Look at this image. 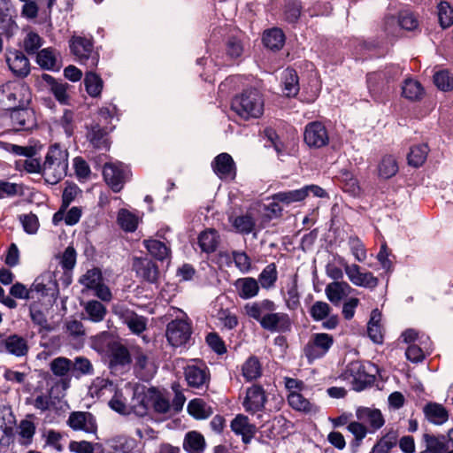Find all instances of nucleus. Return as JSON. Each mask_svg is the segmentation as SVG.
I'll use <instances>...</instances> for the list:
<instances>
[{
	"label": "nucleus",
	"instance_id": "nucleus-21",
	"mask_svg": "<svg viewBox=\"0 0 453 453\" xmlns=\"http://www.w3.org/2000/svg\"><path fill=\"white\" fill-rule=\"evenodd\" d=\"M422 443L425 449L420 453H453L445 435H434L425 433L422 435Z\"/></svg>",
	"mask_w": 453,
	"mask_h": 453
},
{
	"label": "nucleus",
	"instance_id": "nucleus-5",
	"mask_svg": "<svg viewBox=\"0 0 453 453\" xmlns=\"http://www.w3.org/2000/svg\"><path fill=\"white\" fill-rule=\"evenodd\" d=\"M70 49L78 61L88 69H94L99 62V54L94 50L93 43L89 39L74 36L70 40Z\"/></svg>",
	"mask_w": 453,
	"mask_h": 453
},
{
	"label": "nucleus",
	"instance_id": "nucleus-33",
	"mask_svg": "<svg viewBox=\"0 0 453 453\" xmlns=\"http://www.w3.org/2000/svg\"><path fill=\"white\" fill-rule=\"evenodd\" d=\"M206 441L203 435L196 431L188 432L184 437L183 449L188 453H203Z\"/></svg>",
	"mask_w": 453,
	"mask_h": 453
},
{
	"label": "nucleus",
	"instance_id": "nucleus-24",
	"mask_svg": "<svg viewBox=\"0 0 453 453\" xmlns=\"http://www.w3.org/2000/svg\"><path fill=\"white\" fill-rule=\"evenodd\" d=\"M6 61L11 71L17 76L25 77L30 72L29 60L21 51H10Z\"/></svg>",
	"mask_w": 453,
	"mask_h": 453
},
{
	"label": "nucleus",
	"instance_id": "nucleus-46",
	"mask_svg": "<svg viewBox=\"0 0 453 453\" xmlns=\"http://www.w3.org/2000/svg\"><path fill=\"white\" fill-rule=\"evenodd\" d=\"M424 94V88L421 84L412 79L404 81L402 87V95L408 100L418 101L420 100Z\"/></svg>",
	"mask_w": 453,
	"mask_h": 453
},
{
	"label": "nucleus",
	"instance_id": "nucleus-32",
	"mask_svg": "<svg viewBox=\"0 0 453 453\" xmlns=\"http://www.w3.org/2000/svg\"><path fill=\"white\" fill-rule=\"evenodd\" d=\"M11 120L15 129L27 130L34 125L33 114L26 107L11 109Z\"/></svg>",
	"mask_w": 453,
	"mask_h": 453
},
{
	"label": "nucleus",
	"instance_id": "nucleus-43",
	"mask_svg": "<svg viewBox=\"0 0 453 453\" xmlns=\"http://www.w3.org/2000/svg\"><path fill=\"white\" fill-rule=\"evenodd\" d=\"M263 42L266 48L278 50L284 45L285 35L281 29L273 28L265 32Z\"/></svg>",
	"mask_w": 453,
	"mask_h": 453
},
{
	"label": "nucleus",
	"instance_id": "nucleus-54",
	"mask_svg": "<svg viewBox=\"0 0 453 453\" xmlns=\"http://www.w3.org/2000/svg\"><path fill=\"white\" fill-rule=\"evenodd\" d=\"M117 221L119 226L126 232H134L138 226V218L126 209L119 210Z\"/></svg>",
	"mask_w": 453,
	"mask_h": 453
},
{
	"label": "nucleus",
	"instance_id": "nucleus-30",
	"mask_svg": "<svg viewBox=\"0 0 453 453\" xmlns=\"http://www.w3.org/2000/svg\"><path fill=\"white\" fill-rule=\"evenodd\" d=\"M231 428L236 434L242 436L244 443H249L253 437L256 427L249 422L248 417L239 414L231 422Z\"/></svg>",
	"mask_w": 453,
	"mask_h": 453
},
{
	"label": "nucleus",
	"instance_id": "nucleus-40",
	"mask_svg": "<svg viewBox=\"0 0 453 453\" xmlns=\"http://www.w3.org/2000/svg\"><path fill=\"white\" fill-rule=\"evenodd\" d=\"M188 412L196 419H204L212 414V409L203 399L196 398L188 403Z\"/></svg>",
	"mask_w": 453,
	"mask_h": 453
},
{
	"label": "nucleus",
	"instance_id": "nucleus-58",
	"mask_svg": "<svg viewBox=\"0 0 453 453\" xmlns=\"http://www.w3.org/2000/svg\"><path fill=\"white\" fill-rule=\"evenodd\" d=\"M339 178L344 192L354 196L359 194L360 188L358 182L350 172L347 170L342 171Z\"/></svg>",
	"mask_w": 453,
	"mask_h": 453
},
{
	"label": "nucleus",
	"instance_id": "nucleus-4",
	"mask_svg": "<svg viewBox=\"0 0 453 453\" xmlns=\"http://www.w3.org/2000/svg\"><path fill=\"white\" fill-rule=\"evenodd\" d=\"M58 296V286L55 273L45 272L39 275L30 287L31 299L42 300L48 298V302L56 300Z\"/></svg>",
	"mask_w": 453,
	"mask_h": 453
},
{
	"label": "nucleus",
	"instance_id": "nucleus-19",
	"mask_svg": "<svg viewBox=\"0 0 453 453\" xmlns=\"http://www.w3.org/2000/svg\"><path fill=\"white\" fill-rule=\"evenodd\" d=\"M0 351L7 352L15 357H24L28 352L27 342L18 334L6 336L0 334Z\"/></svg>",
	"mask_w": 453,
	"mask_h": 453
},
{
	"label": "nucleus",
	"instance_id": "nucleus-36",
	"mask_svg": "<svg viewBox=\"0 0 453 453\" xmlns=\"http://www.w3.org/2000/svg\"><path fill=\"white\" fill-rule=\"evenodd\" d=\"M134 361V369L146 377L150 372V363L146 353L136 346L132 347L131 361Z\"/></svg>",
	"mask_w": 453,
	"mask_h": 453
},
{
	"label": "nucleus",
	"instance_id": "nucleus-44",
	"mask_svg": "<svg viewBox=\"0 0 453 453\" xmlns=\"http://www.w3.org/2000/svg\"><path fill=\"white\" fill-rule=\"evenodd\" d=\"M35 425L30 419H22L18 426L19 442L23 446H29L35 434Z\"/></svg>",
	"mask_w": 453,
	"mask_h": 453
},
{
	"label": "nucleus",
	"instance_id": "nucleus-9",
	"mask_svg": "<svg viewBox=\"0 0 453 453\" xmlns=\"http://www.w3.org/2000/svg\"><path fill=\"white\" fill-rule=\"evenodd\" d=\"M131 355L132 347L128 349L119 342L110 343L107 351L109 367L115 372L128 370L131 365Z\"/></svg>",
	"mask_w": 453,
	"mask_h": 453
},
{
	"label": "nucleus",
	"instance_id": "nucleus-62",
	"mask_svg": "<svg viewBox=\"0 0 453 453\" xmlns=\"http://www.w3.org/2000/svg\"><path fill=\"white\" fill-rule=\"evenodd\" d=\"M42 38L34 31H29L24 40L23 48L29 55H34L38 52V50L42 46Z\"/></svg>",
	"mask_w": 453,
	"mask_h": 453
},
{
	"label": "nucleus",
	"instance_id": "nucleus-34",
	"mask_svg": "<svg viewBox=\"0 0 453 453\" xmlns=\"http://www.w3.org/2000/svg\"><path fill=\"white\" fill-rule=\"evenodd\" d=\"M121 318L134 334H140L146 329L147 319L132 311H124L121 313Z\"/></svg>",
	"mask_w": 453,
	"mask_h": 453
},
{
	"label": "nucleus",
	"instance_id": "nucleus-23",
	"mask_svg": "<svg viewBox=\"0 0 453 453\" xmlns=\"http://www.w3.org/2000/svg\"><path fill=\"white\" fill-rule=\"evenodd\" d=\"M73 361L65 357H58L50 363V370L56 376L60 378L59 384L63 389L69 387L68 375L72 372Z\"/></svg>",
	"mask_w": 453,
	"mask_h": 453
},
{
	"label": "nucleus",
	"instance_id": "nucleus-18",
	"mask_svg": "<svg viewBox=\"0 0 453 453\" xmlns=\"http://www.w3.org/2000/svg\"><path fill=\"white\" fill-rule=\"evenodd\" d=\"M133 269L136 275L149 283H156L159 271L155 262L148 257H134Z\"/></svg>",
	"mask_w": 453,
	"mask_h": 453
},
{
	"label": "nucleus",
	"instance_id": "nucleus-13",
	"mask_svg": "<svg viewBox=\"0 0 453 453\" xmlns=\"http://www.w3.org/2000/svg\"><path fill=\"white\" fill-rule=\"evenodd\" d=\"M266 402L267 395L264 388L260 385L253 384L246 390L242 406L247 412L254 414L263 411Z\"/></svg>",
	"mask_w": 453,
	"mask_h": 453
},
{
	"label": "nucleus",
	"instance_id": "nucleus-48",
	"mask_svg": "<svg viewBox=\"0 0 453 453\" xmlns=\"http://www.w3.org/2000/svg\"><path fill=\"white\" fill-rule=\"evenodd\" d=\"M397 432L395 430L388 431L382 436L378 442L373 446L372 453H389L390 450L396 445Z\"/></svg>",
	"mask_w": 453,
	"mask_h": 453
},
{
	"label": "nucleus",
	"instance_id": "nucleus-49",
	"mask_svg": "<svg viewBox=\"0 0 453 453\" xmlns=\"http://www.w3.org/2000/svg\"><path fill=\"white\" fill-rule=\"evenodd\" d=\"M147 398L153 410L157 413L165 414L171 409L169 399L154 389L149 391Z\"/></svg>",
	"mask_w": 453,
	"mask_h": 453
},
{
	"label": "nucleus",
	"instance_id": "nucleus-61",
	"mask_svg": "<svg viewBox=\"0 0 453 453\" xmlns=\"http://www.w3.org/2000/svg\"><path fill=\"white\" fill-rule=\"evenodd\" d=\"M72 372L76 378L90 375L94 372L91 362L84 357H76L73 361Z\"/></svg>",
	"mask_w": 453,
	"mask_h": 453
},
{
	"label": "nucleus",
	"instance_id": "nucleus-63",
	"mask_svg": "<svg viewBox=\"0 0 453 453\" xmlns=\"http://www.w3.org/2000/svg\"><path fill=\"white\" fill-rule=\"evenodd\" d=\"M331 312V306L323 301H316L309 310L310 316L314 321L324 320Z\"/></svg>",
	"mask_w": 453,
	"mask_h": 453
},
{
	"label": "nucleus",
	"instance_id": "nucleus-42",
	"mask_svg": "<svg viewBox=\"0 0 453 453\" xmlns=\"http://www.w3.org/2000/svg\"><path fill=\"white\" fill-rule=\"evenodd\" d=\"M348 373L353 378V381L359 384L357 389H363L367 382H369V375L365 372V365L358 362H351L347 369Z\"/></svg>",
	"mask_w": 453,
	"mask_h": 453
},
{
	"label": "nucleus",
	"instance_id": "nucleus-60",
	"mask_svg": "<svg viewBox=\"0 0 453 453\" xmlns=\"http://www.w3.org/2000/svg\"><path fill=\"white\" fill-rule=\"evenodd\" d=\"M434 83L441 91L453 90V73L448 70H440L434 74Z\"/></svg>",
	"mask_w": 453,
	"mask_h": 453
},
{
	"label": "nucleus",
	"instance_id": "nucleus-39",
	"mask_svg": "<svg viewBox=\"0 0 453 453\" xmlns=\"http://www.w3.org/2000/svg\"><path fill=\"white\" fill-rule=\"evenodd\" d=\"M143 245L148 252L157 260L163 261L170 256V249L158 240H144Z\"/></svg>",
	"mask_w": 453,
	"mask_h": 453
},
{
	"label": "nucleus",
	"instance_id": "nucleus-47",
	"mask_svg": "<svg viewBox=\"0 0 453 453\" xmlns=\"http://www.w3.org/2000/svg\"><path fill=\"white\" fill-rule=\"evenodd\" d=\"M288 402L289 405L298 411L305 413L315 411V406L308 399L298 392L292 391L288 395Z\"/></svg>",
	"mask_w": 453,
	"mask_h": 453
},
{
	"label": "nucleus",
	"instance_id": "nucleus-51",
	"mask_svg": "<svg viewBox=\"0 0 453 453\" xmlns=\"http://www.w3.org/2000/svg\"><path fill=\"white\" fill-rule=\"evenodd\" d=\"M429 149L426 144H418L411 148L407 159L410 165L421 166L428 155Z\"/></svg>",
	"mask_w": 453,
	"mask_h": 453
},
{
	"label": "nucleus",
	"instance_id": "nucleus-31",
	"mask_svg": "<svg viewBox=\"0 0 453 453\" xmlns=\"http://www.w3.org/2000/svg\"><path fill=\"white\" fill-rule=\"evenodd\" d=\"M426 419L434 424L441 425L449 419V412L447 409L437 403H428L423 409Z\"/></svg>",
	"mask_w": 453,
	"mask_h": 453
},
{
	"label": "nucleus",
	"instance_id": "nucleus-50",
	"mask_svg": "<svg viewBox=\"0 0 453 453\" xmlns=\"http://www.w3.org/2000/svg\"><path fill=\"white\" fill-rule=\"evenodd\" d=\"M113 391V382L110 380L108 378L104 377H96V379H94L89 387V392L92 396L101 397L107 392L111 393Z\"/></svg>",
	"mask_w": 453,
	"mask_h": 453
},
{
	"label": "nucleus",
	"instance_id": "nucleus-2",
	"mask_svg": "<svg viewBox=\"0 0 453 453\" xmlns=\"http://www.w3.org/2000/svg\"><path fill=\"white\" fill-rule=\"evenodd\" d=\"M264 106L263 96L256 88L244 90L234 96L231 103L232 111L245 120L261 117L264 113Z\"/></svg>",
	"mask_w": 453,
	"mask_h": 453
},
{
	"label": "nucleus",
	"instance_id": "nucleus-12",
	"mask_svg": "<svg viewBox=\"0 0 453 453\" xmlns=\"http://www.w3.org/2000/svg\"><path fill=\"white\" fill-rule=\"evenodd\" d=\"M67 426L73 431L96 434L97 424L95 417L88 411H72L66 420Z\"/></svg>",
	"mask_w": 453,
	"mask_h": 453
},
{
	"label": "nucleus",
	"instance_id": "nucleus-26",
	"mask_svg": "<svg viewBox=\"0 0 453 453\" xmlns=\"http://www.w3.org/2000/svg\"><path fill=\"white\" fill-rule=\"evenodd\" d=\"M14 421L11 409L5 407L0 409V444L2 446H9L11 443Z\"/></svg>",
	"mask_w": 453,
	"mask_h": 453
},
{
	"label": "nucleus",
	"instance_id": "nucleus-41",
	"mask_svg": "<svg viewBox=\"0 0 453 453\" xmlns=\"http://www.w3.org/2000/svg\"><path fill=\"white\" fill-rule=\"evenodd\" d=\"M283 91L287 96H295L299 91L298 76L294 69L282 73Z\"/></svg>",
	"mask_w": 453,
	"mask_h": 453
},
{
	"label": "nucleus",
	"instance_id": "nucleus-8",
	"mask_svg": "<svg viewBox=\"0 0 453 453\" xmlns=\"http://www.w3.org/2000/svg\"><path fill=\"white\" fill-rule=\"evenodd\" d=\"M184 377L188 386L197 393L208 390L211 373L204 364L188 365L184 369Z\"/></svg>",
	"mask_w": 453,
	"mask_h": 453
},
{
	"label": "nucleus",
	"instance_id": "nucleus-56",
	"mask_svg": "<svg viewBox=\"0 0 453 453\" xmlns=\"http://www.w3.org/2000/svg\"><path fill=\"white\" fill-rule=\"evenodd\" d=\"M347 429L354 436V440L351 441V446L353 448H358L369 433L367 426L359 420L349 422Z\"/></svg>",
	"mask_w": 453,
	"mask_h": 453
},
{
	"label": "nucleus",
	"instance_id": "nucleus-6",
	"mask_svg": "<svg viewBox=\"0 0 453 453\" xmlns=\"http://www.w3.org/2000/svg\"><path fill=\"white\" fill-rule=\"evenodd\" d=\"M192 334L191 322L186 314L183 318L175 319L166 326V339L173 347L186 345Z\"/></svg>",
	"mask_w": 453,
	"mask_h": 453
},
{
	"label": "nucleus",
	"instance_id": "nucleus-16",
	"mask_svg": "<svg viewBox=\"0 0 453 453\" xmlns=\"http://www.w3.org/2000/svg\"><path fill=\"white\" fill-rule=\"evenodd\" d=\"M304 142L309 147L321 148L329 142L325 126L318 121L309 123L304 130Z\"/></svg>",
	"mask_w": 453,
	"mask_h": 453
},
{
	"label": "nucleus",
	"instance_id": "nucleus-45",
	"mask_svg": "<svg viewBox=\"0 0 453 453\" xmlns=\"http://www.w3.org/2000/svg\"><path fill=\"white\" fill-rule=\"evenodd\" d=\"M278 280L277 267L274 263L267 265L258 275V284L265 289H271Z\"/></svg>",
	"mask_w": 453,
	"mask_h": 453
},
{
	"label": "nucleus",
	"instance_id": "nucleus-38",
	"mask_svg": "<svg viewBox=\"0 0 453 453\" xmlns=\"http://www.w3.org/2000/svg\"><path fill=\"white\" fill-rule=\"evenodd\" d=\"M366 81L371 97L379 101L384 87L383 74L380 72L368 73Z\"/></svg>",
	"mask_w": 453,
	"mask_h": 453
},
{
	"label": "nucleus",
	"instance_id": "nucleus-29",
	"mask_svg": "<svg viewBox=\"0 0 453 453\" xmlns=\"http://www.w3.org/2000/svg\"><path fill=\"white\" fill-rule=\"evenodd\" d=\"M234 286L238 296L243 300L256 297L259 292L258 281L252 277L238 279Z\"/></svg>",
	"mask_w": 453,
	"mask_h": 453
},
{
	"label": "nucleus",
	"instance_id": "nucleus-7",
	"mask_svg": "<svg viewBox=\"0 0 453 453\" xmlns=\"http://www.w3.org/2000/svg\"><path fill=\"white\" fill-rule=\"evenodd\" d=\"M334 344L332 335L326 333H316L311 335L303 347V355L311 364L314 360L324 357Z\"/></svg>",
	"mask_w": 453,
	"mask_h": 453
},
{
	"label": "nucleus",
	"instance_id": "nucleus-1",
	"mask_svg": "<svg viewBox=\"0 0 453 453\" xmlns=\"http://www.w3.org/2000/svg\"><path fill=\"white\" fill-rule=\"evenodd\" d=\"M68 151L58 143L51 145L42 163V176L50 184H57L67 174Z\"/></svg>",
	"mask_w": 453,
	"mask_h": 453
},
{
	"label": "nucleus",
	"instance_id": "nucleus-20",
	"mask_svg": "<svg viewBox=\"0 0 453 453\" xmlns=\"http://www.w3.org/2000/svg\"><path fill=\"white\" fill-rule=\"evenodd\" d=\"M56 260L64 270L60 280L67 287L72 283V272L76 265V251L74 248L68 246L61 255L56 257Z\"/></svg>",
	"mask_w": 453,
	"mask_h": 453
},
{
	"label": "nucleus",
	"instance_id": "nucleus-37",
	"mask_svg": "<svg viewBox=\"0 0 453 453\" xmlns=\"http://www.w3.org/2000/svg\"><path fill=\"white\" fill-rule=\"evenodd\" d=\"M83 82L86 91L90 96L97 97L101 95L104 81L97 73L93 72V69L86 72Z\"/></svg>",
	"mask_w": 453,
	"mask_h": 453
},
{
	"label": "nucleus",
	"instance_id": "nucleus-64",
	"mask_svg": "<svg viewBox=\"0 0 453 453\" xmlns=\"http://www.w3.org/2000/svg\"><path fill=\"white\" fill-rule=\"evenodd\" d=\"M438 18L443 28L449 27L453 24V8L448 2L442 1L438 4Z\"/></svg>",
	"mask_w": 453,
	"mask_h": 453
},
{
	"label": "nucleus",
	"instance_id": "nucleus-17",
	"mask_svg": "<svg viewBox=\"0 0 453 453\" xmlns=\"http://www.w3.org/2000/svg\"><path fill=\"white\" fill-rule=\"evenodd\" d=\"M356 417L365 426L368 425L367 428L371 434L380 429L385 424L384 417L379 409L360 406L356 410Z\"/></svg>",
	"mask_w": 453,
	"mask_h": 453
},
{
	"label": "nucleus",
	"instance_id": "nucleus-52",
	"mask_svg": "<svg viewBox=\"0 0 453 453\" xmlns=\"http://www.w3.org/2000/svg\"><path fill=\"white\" fill-rule=\"evenodd\" d=\"M230 221L235 231L242 234H250L255 227V220L249 214L231 218Z\"/></svg>",
	"mask_w": 453,
	"mask_h": 453
},
{
	"label": "nucleus",
	"instance_id": "nucleus-3",
	"mask_svg": "<svg viewBox=\"0 0 453 453\" xmlns=\"http://www.w3.org/2000/svg\"><path fill=\"white\" fill-rule=\"evenodd\" d=\"M31 98V91L23 81H9L0 87V108L3 110L26 107Z\"/></svg>",
	"mask_w": 453,
	"mask_h": 453
},
{
	"label": "nucleus",
	"instance_id": "nucleus-57",
	"mask_svg": "<svg viewBox=\"0 0 453 453\" xmlns=\"http://www.w3.org/2000/svg\"><path fill=\"white\" fill-rule=\"evenodd\" d=\"M398 172V165L393 156H385L379 165V175L383 179H389Z\"/></svg>",
	"mask_w": 453,
	"mask_h": 453
},
{
	"label": "nucleus",
	"instance_id": "nucleus-35",
	"mask_svg": "<svg viewBox=\"0 0 453 453\" xmlns=\"http://www.w3.org/2000/svg\"><path fill=\"white\" fill-rule=\"evenodd\" d=\"M219 243V235L215 229H207L198 236V244L202 251L212 253Z\"/></svg>",
	"mask_w": 453,
	"mask_h": 453
},
{
	"label": "nucleus",
	"instance_id": "nucleus-14",
	"mask_svg": "<svg viewBox=\"0 0 453 453\" xmlns=\"http://www.w3.org/2000/svg\"><path fill=\"white\" fill-rule=\"evenodd\" d=\"M277 305L270 311L262 324V328L272 333H288L291 331L292 320L288 313L277 312Z\"/></svg>",
	"mask_w": 453,
	"mask_h": 453
},
{
	"label": "nucleus",
	"instance_id": "nucleus-27",
	"mask_svg": "<svg viewBox=\"0 0 453 453\" xmlns=\"http://www.w3.org/2000/svg\"><path fill=\"white\" fill-rule=\"evenodd\" d=\"M352 288L345 281H334L326 285L325 293L327 299L334 305H338L341 301L348 296Z\"/></svg>",
	"mask_w": 453,
	"mask_h": 453
},
{
	"label": "nucleus",
	"instance_id": "nucleus-10",
	"mask_svg": "<svg viewBox=\"0 0 453 453\" xmlns=\"http://www.w3.org/2000/svg\"><path fill=\"white\" fill-rule=\"evenodd\" d=\"M103 175L112 191L119 192L128 179L129 169L121 163H108L104 166Z\"/></svg>",
	"mask_w": 453,
	"mask_h": 453
},
{
	"label": "nucleus",
	"instance_id": "nucleus-53",
	"mask_svg": "<svg viewBox=\"0 0 453 453\" xmlns=\"http://www.w3.org/2000/svg\"><path fill=\"white\" fill-rule=\"evenodd\" d=\"M306 198L305 189L303 187L299 189L289 190L285 192H279L273 196V200H277L280 203H283L287 205L301 202Z\"/></svg>",
	"mask_w": 453,
	"mask_h": 453
},
{
	"label": "nucleus",
	"instance_id": "nucleus-59",
	"mask_svg": "<svg viewBox=\"0 0 453 453\" xmlns=\"http://www.w3.org/2000/svg\"><path fill=\"white\" fill-rule=\"evenodd\" d=\"M85 311L88 319L93 322H100L104 320L106 315V308L98 301L92 300L87 303Z\"/></svg>",
	"mask_w": 453,
	"mask_h": 453
},
{
	"label": "nucleus",
	"instance_id": "nucleus-15",
	"mask_svg": "<svg viewBox=\"0 0 453 453\" xmlns=\"http://www.w3.org/2000/svg\"><path fill=\"white\" fill-rule=\"evenodd\" d=\"M276 303L270 299H263L260 301H255L247 303L243 306L244 314L259 323L260 326L264 324V321L267 319L270 311L274 309Z\"/></svg>",
	"mask_w": 453,
	"mask_h": 453
},
{
	"label": "nucleus",
	"instance_id": "nucleus-22",
	"mask_svg": "<svg viewBox=\"0 0 453 453\" xmlns=\"http://www.w3.org/2000/svg\"><path fill=\"white\" fill-rule=\"evenodd\" d=\"M214 173L220 179H234L236 174L234 162L232 157L227 153L218 155L211 163Z\"/></svg>",
	"mask_w": 453,
	"mask_h": 453
},
{
	"label": "nucleus",
	"instance_id": "nucleus-11",
	"mask_svg": "<svg viewBox=\"0 0 453 453\" xmlns=\"http://www.w3.org/2000/svg\"><path fill=\"white\" fill-rule=\"evenodd\" d=\"M344 272L349 281L357 286L365 288H375L379 284V280L371 272H361V268L357 264L342 263Z\"/></svg>",
	"mask_w": 453,
	"mask_h": 453
},
{
	"label": "nucleus",
	"instance_id": "nucleus-55",
	"mask_svg": "<svg viewBox=\"0 0 453 453\" xmlns=\"http://www.w3.org/2000/svg\"><path fill=\"white\" fill-rule=\"evenodd\" d=\"M262 368L259 360L256 357H249L242 365V375L246 380H253L260 377Z\"/></svg>",
	"mask_w": 453,
	"mask_h": 453
},
{
	"label": "nucleus",
	"instance_id": "nucleus-28",
	"mask_svg": "<svg viewBox=\"0 0 453 453\" xmlns=\"http://www.w3.org/2000/svg\"><path fill=\"white\" fill-rule=\"evenodd\" d=\"M87 137L94 148L104 150L110 149L108 132L99 124L95 123L90 126L87 133Z\"/></svg>",
	"mask_w": 453,
	"mask_h": 453
},
{
	"label": "nucleus",
	"instance_id": "nucleus-25",
	"mask_svg": "<svg viewBox=\"0 0 453 453\" xmlns=\"http://www.w3.org/2000/svg\"><path fill=\"white\" fill-rule=\"evenodd\" d=\"M400 26L405 30H414L418 27V22L415 16L409 12H403L400 13L398 19L394 16L388 17L385 19V31L388 34H393V27Z\"/></svg>",
	"mask_w": 453,
	"mask_h": 453
}]
</instances>
